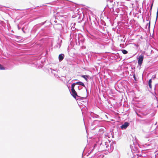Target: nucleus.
Returning a JSON list of instances; mask_svg holds the SVG:
<instances>
[{
    "mask_svg": "<svg viewBox=\"0 0 158 158\" xmlns=\"http://www.w3.org/2000/svg\"><path fill=\"white\" fill-rule=\"evenodd\" d=\"M156 77V75H155V76L153 77V78H155Z\"/></svg>",
    "mask_w": 158,
    "mask_h": 158,
    "instance_id": "nucleus-49",
    "label": "nucleus"
},
{
    "mask_svg": "<svg viewBox=\"0 0 158 158\" xmlns=\"http://www.w3.org/2000/svg\"><path fill=\"white\" fill-rule=\"evenodd\" d=\"M98 24L100 28V31L104 35H106L107 30H106V28L102 26L99 23H98Z\"/></svg>",
    "mask_w": 158,
    "mask_h": 158,
    "instance_id": "nucleus-7",
    "label": "nucleus"
},
{
    "mask_svg": "<svg viewBox=\"0 0 158 158\" xmlns=\"http://www.w3.org/2000/svg\"><path fill=\"white\" fill-rule=\"evenodd\" d=\"M97 23H98V22H97Z\"/></svg>",
    "mask_w": 158,
    "mask_h": 158,
    "instance_id": "nucleus-54",
    "label": "nucleus"
},
{
    "mask_svg": "<svg viewBox=\"0 0 158 158\" xmlns=\"http://www.w3.org/2000/svg\"><path fill=\"white\" fill-rule=\"evenodd\" d=\"M153 2H154V1H153L151 4L150 7V15H151V12L152 11V7L153 4Z\"/></svg>",
    "mask_w": 158,
    "mask_h": 158,
    "instance_id": "nucleus-27",
    "label": "nucleus"
},
{
    "mask_svg": "<svg viewBox=\"0 0 158 158\" xmlns=\"http://www.w3.org/2000/svg\"><path fill=\"white\" fill-rule=\"evenodd\" d=\"M86 30L87 31V32H88V31L87 29H86Z\"/></svg>",
    "mask_w": 158,
    "mask_h": 158,
    "instance_id": "nucleus-51",
    "label": "nucleus"
},
{
    "mask_svg": "<svg viewBox=\"0 0 158 158\" xmlns=\"http://www.w3.org/2000/svg\"><path fill=\"white\" fill-rule=\"evenodd\" d=\"M152 110L151 109L147 110L144 111L142 112V114L143 116L147 115L151 112Z\"/></svg>",
    "mask_w": 158,
    "mask_h": 158,
    "instance_id": "nucleus-11",
    "label": "nucleus"
},
{
    "mask_svg": "<svg viewBox=\"0 0 158 158\" xmlns=\"http://www.w3.org/2000/svg\"><path fill=\"white\" fill-rule=\"evenodd\" d=\"M144 59V55L143 54L139 56L137 59L138 63L139 66H141L142 64Z\"/></svg>",
    "mask_w": 158,
    "mask_h": 158,
    "instance_id": "nucleus-8",
    "label": "nucleus"
},
{
    "mask_svg": "<svg viewBox=\"0 0 158 158\" xmlns=\"http://www.w3.org/2000/svg\"><path fill=\"white\" fill-rule=\"evenodd\" d=\"M76 85V84L75 83H73L71 85V90L75 89L74 87H75V86Z\"/></svg>",
    "mask_w": 158,
    "mask_h": 158,
    "instance_id": "nucleus-25",
    "label": "nucleus"
},
{
    "mask_svg": "<svg viewBox=\"0 0 158 158\" xmlns=\"http://www.w3.org/2000/svg\"><path fill=\"white\" fill-rule=\"evenodd\" d=\"M148 25V29H150V21H149V22L148 23L146 24V26L147 27Z\"/></svg>",
    "mask_w": 158,
    "mask_h": 158,
    "instance_id": "nucleus-30",
    "label": "nucleus"
},
{
    "mask_svg": "<svg viewBox=\"0 0 158 158\" xmlns=\"http://www.w3.org/2000/svg\"><path fill=\"white\" fill-rule=\"evenodd\" d=\"M70 93L71 95L77 100H83L85 98L82 97L78 95L75 89L71 90H70Z\"/></svg>",
    "mask_w": 158,
    "mask_h": 158,
    "instance_id": "nucleus-4",
    "label": "nucleus"
},
{
    "mask_svg": "<svg viewBox=\"0 0 158 158\" xmlns=\"http://www.w3.org/2000/svg\"><path fill=\"white\" fill-rule=\"evenodd\" d=\"M122 10H123L121 8L120 9H119L118 8H117L115 9V10L114 12V13H115L116 12V13H114V14L115 15H116V14H118L119 13H120V12L122 11Z\"/></svg>",
    "mask_w": 158,
    "mask_h": 158,
    "instance_id": "nucleus-19",
    "label": "nucleus"
},
{
    "mask_svg": "<svg viewBox=\"0 0 158 158\" xmlns=\"http://www.w3.org/2000/svg\"><path fill=\"white\" fill-rule=\"evenodd\" d=\"M96 144H95L94 145V148H93L92 150L90 151V153H91V152H92L94 149V148L95 147V146H96Z\"/></svg>",
    "mask_w": 158,
    "mask_h": 158,
    "instance_id": "nucleus-35",
    "label": "nucleus"
},
{
    "mask_svg": "<svg viewBox=\"0 0 158 158\" xmlns=\"http://www.w3.org/2000/svg\"><path fill=\"white\" fill-rule=\"evenodd\" d=\"M154 91L152 93V94L155 96L154 100H156L158 103V83L155 84L154 88Z\"/></svg>",
    "mask_w": 158,
    "mask_h": 158,
    "instance_id": "nucleus-5",
    "label": "nucleus"
},
{
    "mask_svg": "<svg viewBox=\"0 0 158 158\" xmlns=\"http://www.w3.org/2000/svg\"><path fill=\"white\" fill-rule=\"evenodd\" d=\"M5 69V68L2 65L0 64V70H4Z\"/></svg>",
    "mask_w": 158,
    "mask_h": 158,
    "instance_id": "nucleus-31",
    "label": "nucleus"
},
{
    "mask_svg": "<svg viewBox=\"0 0 158 158\" xmlns=\"http://www.w3.org/2000/svg\"><path fill=\"white\" fill-rule=\"evenodd\" d=\"M137 77V76H136V75L135 73H134L133 74V77L134 79V80L135 81H138V78Z\"/></svg>",
    "mask_w": 158,
    "mask_h": 158,
    "instance_id": "nucleus-24",
    "label": "nucleus"
},
{
    "mask_svg": "<svg viewBox=\"0 0 158 158\" xmlns=\"http://www.w3.org/2000/svg\"><path fill=\"white\" fill-rule=\"evenodd\" d=\"M124 14L123 13V10L120 12V13L118 14V15H123Z\"/></svg>",
    "mask_w": 158,
    "mask_h": 158,
    "instance_id": "nucleus-36",
    "label": "nucleus"
},
{
    "mask_svg": "<svg viewBox=\"0 0 158 158\" xmlns=\"http://www.w3.org/2000/svg\"><path fill=\"white\" fill-rule=\"evenodd\" d=\"M111 58L113 60H116L120 58L119 54L117 53L116 54L112 53L111 55Z\"/></svg>",
    "mask_w": 158,
    "mask_h": 158,
    "instance_id": "nucleus-9",
    "label": "nucleus"
},
{
    "mask_svg": "<svg viewBox=\"0 0 158 158\" xmlns=\"http://www.w3.org/2000/svg\"><path fill=\"white\" fill-rule=\"evenodd\" d=\"M130 125V123L128 122H125L124 123L122 124L120 127V128L122 130L126 129Z\"/></svg>",
    "mask_w": 158,
    "mask_h": 158,
    "instance_id": "nucleus-10",
    "label": "nucleus"
},
{
    "mask_svg": "<svg viewBox=\"0 0 158 158\" xmlns=\"http://www.w3.org/2000/svg\"><path fill=\"white\" fill-rule=\"evenodd\" d=\"M97 23H98V22H97Z\"/></svg>",
    "mask_w": 158,
    "mask_h": 158,
    "instance_id": "nucleus-53",
    "label": "nucleus"
},
{
    "mask_svg": "<svg viewBox=\"0 0 158 158\" xmlns=\"http://www.w3.org/2000/svg\"><path fill=\"white\" fill-rule=\"evenodd\" d=\"M83 86L84 87L86 91H87V90H88L87 88L86 87L85 84L84 86Z\"/></svg>",
    "mask_w": 158,
    "mask_h": 158,
    "instance_id": "nucleus-38",
    "label": "nucleus"
},
{
    "mask_svg": "<svg viewBox=\"0 0 158 158\" xmlns=\"http://www.w3.org/2000/svg\"><path fill=\"white\" fill-rule=\"evenodd\" d=\"M54 22L55 23H57V21L56 20H55L54 21Z\"/></svg>",
    "mask_w": 158,
    "mask_h": 158,
    "instance_id": "nucleus-48",
    "label": "nucleus"
},
{
    "mask_svg": "<svg viewBox=\"0 0 158 158\" xmlns=\"http://www.w3.org/2000/svg\"><path fill=\"white\" fill-rule=\"evenodd\" d=\"M91 36L93 37H94V36H93L92 35H91Z\"/></svg>",
    "mask_w": 158,
    "mask_h": 158,
    "instance_id": "nucleus-52",
    "label": "nucleus"
},
{
    "mask_svg": "<svg viewBox=\"0 0 158 158\" xmlns=\"http://www.w3.org/2000/svg\"><path fill=\"white\" fill-rule=\"evenodd\" d=\"M62 40H60V41L59 40L58 42L57 43L56 45L54 47V48H60L61 46V43L62 42Z\"/></svg>",
    "mask_w": 158,
    "mask_h": 158,
    "instance_id": "nucleus-15",
    "label": "nucleus"
},
{
    "mask_svg": "<svg viewBox=\"0 0 158 158\" xmlns=\"http://www.w3.org/2000/svg\"><path fill=\"white\" fill-rule=\"evenodd\" d=\"M78 89L79 90H81L82 89V87L80 86H78Z\"/></svg>",
    "mask_w": 158,
    "mask_h": 158,
    "instance_id": "nucleus-34",
    "label": "nucleus"
},
{
    "mask_svg": "<svg viewBox=\"0 0 158 158\" xmlns=\"http://www.w3.org/2000/svg\"><path fill=\"white\" fill-rule=\"evenodd\" d=\"M149 87L150 89H152V84H148Z\"/></svg>",
    "mask_w": 158,
    "mask_h": 158,
    "instance_id": "nucleus-39",
    "label": "nucleus"
},
{
    "mask_svg": "<svg viewBox=\"0 0 158 158\" xmlns=\"http://www.w3.org/2000/svg\"><path fill=\"white\" fill-rule=\"evenodd\" d=\"M46 69L47 70H48V72L50 70H51L52 73L53 74H54L55 77H57L58 76V75L57 74H56L55 73H53L52 71H55L56 72H57L56 70L53 69H52V68H50L49 69Z\"/></svg>",
    "mask_w": 158,
    "mask_h": 158,
    "instance_id": "nucleus-13",
    "label": "nucleus"
},
{
    "mask_svg": "<svg viewBox=\"0 0 158 158\" xmlns=\"http://www.w3.org/2000/svg\"><path fill=\"white\" fill-rule=\"evenodd\" d=\"M52 46H53V43L52 42L51 43V46L52 47Z\"/></svg>",
    "mask_w": 158,
    "mask_h": 158,
    "instance_id": "nucleus-43",
    "label": "nucleus"
},
{
    "mask_svg": "<svg viewBox=\"0 0 158 158\" xmlns=\"http://www.w3.org/2000/svg\"><path fill=\"white\" fill-rule=\"evenodd\" d=\"M68 88H69V87L68 86ZM69 90H70V89H69Z\"/></svg>",
    "mask_w": 158,
    "mask_h": 158,
    "instance_id": "nucleus-55",
    "label": "nucleus"
},
{
    "mask_svg": "<svg viewBox=\"0 0 158 158\" xmlns=\"http://www.w3.org/2000/svg\"><path fill=\"white\" fill-rule=\"evenodd\" d=\"M59 25H61L60 24H59Z\"/></svg>",
    "mask_w": 158,
    "mask_h": 158,
    "instance_id": "nucleus-56",
    "label": "nucleus"
},
{
    "mask_svg": "<svg viewBox=\"0 0 158 158\" xmlns=\"http://www.w3.org/2000/svg\"><path fill=\"white\" fill-rule=\"evenodd\" d=\"M151 19L150 18L149 16L148 15L147 16V17L146 18V20L147 21H150Z\"/></svg>",
    "mask_w": 158,
    "mask_h": 158,
    "instance_id": "nucleus-29",
    "label": "nucleus"
},
{
    "mask_svg": "<svg viewBox=\"0 0 158 158\" xmlns=\"http://www.w3.org/2000/svg\"><path fill=\"white\" fill-rule=\"evenodd\" d=\"M158 10H157V12L156 13V20H157V18H158Z\"/></svg>",
    "mask_w": 158,
    "mask_h": 158,
    "instance_id": "nucleus-40",
    "label": "nucleus"
},
{
    "mask_svg": "<svg viewBox=\"0 0 158 158\" xmlns=\"http://www.w3.org/2000/svg\"><path fill=\"white\" fill-rule=\"evenodd\" d=\"M100 121L98 120H94V121L92 123L91 125H98L99 124Z\"/></svg>",
    "mask_w": 158,
    "mask_h": 158,
    "instance_id": "nucleus-18",
    "label": "nucleus"
},
{
    "mask_svg": "<svg viewBox=\"0 0 158 158\" xmlns=\"http://www.w3.org/2000/svg\"><path fill=\"white\" fill-rule=\"evenodd\" d=\"M19 37V36H16V38H18Z\"/></svg>",
    "mask_w": 158,
    "mask_h": 158,
    "instance_id": "nucleus-46",
    "label": "nucleus"
},
{
    "mask_svg": "<svg viewBox=\"0 0 158 158\" xmlns=\"http://www.w3.org/2000/svg\"><path fill=\"white\" fill-rule=\"evenodd\" d=\"M100 147L101 148H103V149L102 150V151H105V149L106 148L105 147L104 145H103L102 143L100 145Z\"/></svg>",
    "mask_w": 158,
    "mask_h": 158,
    "instance_id": "nucleus-23",
    "label": "nucleus"
},
{
    "mask_svg": "<svg viewBox=\"0 0 158 158\" xmlns=\"http://www.w3.org/2000/svg\"><path fill=\"white\" fill-rule=\"evenodd\" d=\"M91 116L93 118H98L99 117V116L98 115L95 114L93 112L91 113Z\"/></svg>",
    "mask_w": 158,
    "mask_h": 158,
    "instance_id": "nucleus-20",
    "label": "nucleus"
},
{
    "mask_svg": "<svg viewBox=\"0 0 158 158\" xmlns=\"http://www.w3.org/2000/svg\"><path fill=\"white\" fill-rule=\"evenodd\" d=\"M64 57V55L63 53H61L59 55L58 59L59 62L61 61Z\"/></svg>",
    "mask_w": 158,
    "mask_h": 158,
    "instance_id": "nucleus-12",
    "label": "nucleus"
},
{
    "mask_svg": "<svg viewBox=\"0 0 158 158\" xmlns=\"http://www.w3.org/2000/svg\"><path fill=\"white\" fill-rule=\"evenodd\" d=\"M108 141H106L104 143V146L106 147L105 150L107 151L109 153L112 152L114 149V145L116 144V142L115 141H113L112 142L108 140Z\"/></svg>",
    "mask_w": 158,
    "mask_h": 158,
    "instance_id": "nucleus-3",
    "label": "nucleus"
},
{
    "mask_svg": "<svg viewBox=\"0 0 158 158\" xmlns=\"http://www.w3.org/2000/svg\"><path fill=\"white\" fill-rule=\"evenodd\" d=\"M135 45L137 47H138L139 45L138 44L136 45Z\"/></svg>",
    "mask_w": 158,
    "mask_h": 158,
    "instance_id": "nucleus-45",
    "label": "nucleus"
},
{
    "mask_svg": "<svg viewBox=\"0 0 158 158\" xmlns=\"http://www.w3.org/2000/svg\"><path fill=\"white\" fill-rule=\"evenodd\" d=\"M76 25V23H72L71 24V31H74L75 30H76L77 29L75 27V25Z\"/></svg>",
    "mask_w": 158,
    "mask_h": 158,
    "instance_id": "nucleus-17",
    "label": "nucleus"
},
{
    "mask_svg": "<svg viewBox=\"0 0 158 158\" xmlns=\"http://www.w3.org/2000/svg\"><path fill=\"white\" fill-rule=\"evenodd\" d=\"M152 79H150L148 81V84H152Z\"/></svg>",
    "mask_w": 158,
    "mask_h": 158,
    "instance_id": "nucleus-33",
    "label": "nucleus"
},
{
    "mask_svg": "<svg viewBox=\"0 0 158 158\" xmlns=\"http://www.w3.org/2000/svg\"><path fill=\"white\" fill-rule=\"evenodd\" d=\"M50 23L48 21L46 20L44 22L36 24L34 27L33 28V30L35 31H36L39 28H40L41 26L44 25L45 23Z\"/></svg>",
    "mask_w": 158,
    "mask_h": 158,
    "instance_id": "nucleus-6",
    "label": "nucleus"
},
{
    "mask_svg": "<svg viewBox=\"0 0 158 158\" xmlns=\"http://www.w3.org/2000/svg\"><path fill=\"white\" fill-rule=\"evenodd\" d=\"M101 25L102 26H105L106 23L104 21H101Z\"/></svg>",
    "mask_w": 158,
    "mask_h": 158,
    "instance_id": "nucleus-28",
    "label": "nucleus"
},
{
    "mask_svg": "<svg viewBox=\"0 0 158 158\" xmlns=\"http://www.w3.org/2000/svg\"><path fill=\"white\" fill-rule=\"evenodd\" d=\"M142 112H141L140 113H138L137 111H135V112L136 114L137 115V116L140 118H143V116L142 114Z\"/></svg>",
    "mask_w": 158,
    "mask_h": 158,
    "instance_id": "nucleus-21",
    "label": "nucleus"
},
{
    "mask_svg": "<svg viewBox=\"0 0 158 158\" xmlns=\"http://www.w3.org/2000/svg\"><path fill=\"white\" fill-rule=\"evenodd\" d=\"M41 30L42 31H44V29H41Z\"/></svg>",
    "mask_w": 158,
    "mask_h": 158,
    "instance_id": "nucleus-50",
    "label": "nucleus"
},
{
    "mask_svg": "<svg viewBox=\"0 0 158 158\" xmlns=\"http://www.w3.org/2000/svg\"><path fill=\"white\" fill-rule=\"evenodd\" d=\"M40 60H37L35 59V58L33 56L27 57V59L25 60V63L30 66L35 67L37 68H41L43 66L40 64Z\"/></svg>",
    "mask_w": 158,
    "mask_h": 158,
    "instance_id": "nucleus-1",
    "label": "nucleus"
},
{
    "mask_svg": "<svg viewBox=\"0 0 158 158\" xmlns=\"http://www.w3.org/2000/svg\"><path fill=\"white\" fill-rule=\"evenodd\" d=\"M75 83H76V85H79L81 86L84 85V83L79 80L78 81L75 82Z\"/></svg>",
    "mask_w": 158,
    "mask_h": 158,
    "instance_id": "nucleus-22",
    "label": "nucleus"
},
{
    "mask_svg": "<svg viewBox=\"0 0 158 158\" xmlns=\"http://www.w3.org/2000/svg\"><path fill=\"white\" fill-rule=\"evenodd\" d=\"M21 30L24 33H26V32L24 30V28L23 27L21 28Z\"/></svg>",
    "mask_w": 158,
    "mask_h": 158,
    "instance_id": "nucleus-37",
    "label": "nucleus"
},
{
    "mask_svg": "<svg viewBox=\"0 0 158 158\" xmlns=\"http://www.w3.org/2000/svg\"><path fill=\"white\" fill-rule=\"evenodd\" d=\"M86 91V97H85V98L84 99H85L89 95V91H88V90H87V91Z\"/></svg>",
    "mask_w": 158,
    "mask_h": 158,
    "instance_id": "nucleus-32",
    "label": "nucleus"
},
{
    "mask_svg": "<svg viewBox=\"0 0 158 158\" xmlns=\"http://www.w3.org/2000/svg\"><path fill=\"white\" fill-rule=\"evenodd\" d=\"M91 88H92V87H91V88H90V94H90V93H91Z\"/></svg>",
    "mask_w": 158,
    "mask_h": 158,
    "instance_id": "nucleus-44",
    "label": "nucleus"
},
{
    "mask_svg": "<svg viewBox=\"0 0 158 158\" xmlns=\"http://www.w3.org/2000/svg\"><path fill=\"white\" fill-rule=\"evenodd\" d=\"M53 71V73H56V72L55 71Z\"/></svg>",
    "mask_w": 158,
    "mask_h": 158,
    "instance_id": "nucleus-47",
    "label": "nucleus"
},
{
    "mask_svg": "<svg viewBox=\"0 0 158 158\" xmlns=\"http://www.w3.org/2000/svg\"><path fill=\"white\" fill-rule=\"evenodd\" d=\"M122 52L124 54H126L128 53V52L125 49H122L121 50Z\"/></svg>",
    "mask_w": 158,
    "mask_h": 158,
    "instance_id": "nucleus-26",
    "label": "nucleus"
},
{
    "mask_svg": "<svg viewBox=\"0 0 158 158\" xmlns=\"http://www.w3.org/2000/svg\"><path fill=\"white\" fill-rule=\"evenodd\" d=\"M136 121L140 123L141 124H143L147 122V119L142 120L138 118H136Z\"/></svg>",
    "mask_w": 158,
    "mask_h": 158,
    "instance_id": "nucleus-16",
    "label": "nucleus"
},
{
    "mask_svg": "<svg viewBox=\"0 0 158 158\" xmlns=\"http://www.w3.org/2000/svg\"><path fill=\"white\" fill-rule=\"evenodd\" d=\"M80 76L81 77L84 78L86 81H88V79L89 78V75H80Z\"/></svg>",
    "mask_w": 158,
    "mask_h": 158,
    "instance_id": "nucleus-14",
    "label": "nucleus"
},
{
    "mask_svg": "<svg viewBox=\"0 0 158 158\" xmlns=\"http://www.w3.org/2000/svg\"><path fill=\"white\" fill-rule=\"evenodd\" d=\"M18 28L19 30L21 29V28L20 27H19V25H18Z\"/></svg>",
    "mask_w": 158,
    "mask_h": 158,
    "instance_id": "nucleus-41",
    "label": "nucleus"
},
{
    "mask_svg": "<svg viewBox=\"0 0 158 158\" xmlns=\"http://www.w3.org/2000/svg\"><path fill=\"white\" fill-rule=\"evenodd\" d=\"M73 40L74 41L77 45H82L84 42L85 39L82 34L81 33H75L73 34Z\"/></svg>",
    "mask_w": 158,
    "mask_h": 158,
    "instance_id": "nucleus-2",
    "label": "nucleus"
},
{
    "mask_svg": "<svg viewBox=\"0 0 158 158\" xmlns=\"http://www.w3.org/2000/svg\"><path fill=\"white\" fill-rule=\"evenodd\" d=\"M79 81V80H77V79H74V80H72V81Z\"/></svg>",
    "mask_w": 158,
    "mask_h": 158,
    "instance_id": "nucleus-42",
    "label": "nucleus"
}]
</instances>
